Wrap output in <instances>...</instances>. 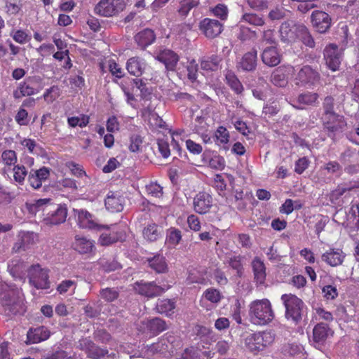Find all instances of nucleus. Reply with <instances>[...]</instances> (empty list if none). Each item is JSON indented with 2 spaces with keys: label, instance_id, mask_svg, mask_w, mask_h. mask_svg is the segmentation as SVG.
I'll return each instance as SVG.
<instances>
[{
  "label": "nucleus",
  "instance_id": "40",
  "mask_svg": "<svg viewBox=\"0 0 359 359\" xmlns=\"http://www.w3.org/2000/svg\"><path fill=\"white\" fill-rule=\"evenodd\" d=\"M100 297L107 302H112L119 297V290L117 287H106L100 291Z\"/></svg>",
  "mask_w": 359,
  "mask_h": 359
},
{
  "label": "nucleus",
  "instance_id": "23",
  "mask_svg": "<svg viewBox=\"0 0 359 359\" xmlns=\"http://www.w3.org/2000/svg\"><path fill=\"white\" fill-rule=\"evenodd\" d=\"M156 58L165 65L168 71H175L180 60L179 55L170 49L161 50Z\"/></svg>",
  "mask_w": 359,
  "mask_h": 359
},
{
  "label": "nucleus",
  "instance_id": "34",
  "mask_svg": "<svg viewBox=\"0 0 359 359\" xmlns=\"http://www.w3.org/2000/svg\"><path fill=\"white\" fill-rule=\"evenodd\" d=\"M149 266L158 273H165L168 271V264L163 255H157L148 259Z\"/></svg>",
  "mask_w": 359,
  "mask_h": 359
},
{
  "label": "nucleus",
  "instance_id": "48",
  "mask_svg": "<svg viewBox=\"0 0 359 359\" xmlns=\"http://www.w3.org/2000/svg\"><path fill=\"white\" fill-rule=\"evenodd\" d=\"M60 95V90L58 86H53L46 89L43 93V99L47 103H53Z\"/></svg>",
  "mask_w": 359,
  "mask_h": 359
},
{
  "label": "nucleus",
  "instance_id": "37",
  "mask_svg": "<svg viewBox=\"0 0 359 359\" xmlns=\"http://www.w3.org/2000/svg\"><path fill=\"white\" fill-rule=\"evenodd\" d=\"M1 161L4 165V169L11 170L17 164V154L14 150L6 149L1 154Z\"/></svg>",
  "mask_w": 359,
  "mask_h": 359
},
{
  "label": "nucleus",
  "instance_id": "55",
  "mask_svg": "<svg viewBox=\"0 0 359 359\" xmlns=\"http://www.w3.org/2000/svg\"><path fill=\"white\" fill-rule=\"evenodd\" d=\"M50 332L44 327H40L34 330V338L32 339L33 343H38L45 341L49 338Z\"/></svg>",
  "mask_w": 359,
  "mask_h": 359
},
{
  "label": "nucleus",
  "instance_id": "4",
  "mask_svg": "<svg viewBox=\"0 0 359 359\" xmlns=\"http://www.w3.org/2000/svg\"><path fill=\"white\" fill-rule=\"evenodd\" d=\"M289 69L294 72V81L297 86L311 88L320 82V74L318 69L309 65L297 69L291 66Z\"/></svg>",
  "mask_w": 359,
  "mask_h": 359
},
{
  "label": "nucleus",
  "instance_id": "43",
  "mask_svg": "<svg viewBox=\"0 0 359 359\" xmlns=\"http://www.w3.org/2000/svg\"><path fill=\"white\" fill-rule=\"evenodd\" d=\"M11 169L13 171L15 182L19 184H23L25 177L28 174L27 168L23 165L17 164Z\"/></svg>",
  "mask_w": 359,
  "mask_h": 359
},
{
  "label": "nucleus",
  "instance_id": "12",
  "mask_svg": "<svg viewBox=\"0 0 359 359\" xmlns=\"http://www.w3.org/2000/svg\"><path fill=\"white\" fill-rule=\"evenodd\" d=\"M198 29L206 38L212 39L222 33L224 25L217 20L205 18L199 22Z\"/></svg>",
  "mask_w": 359,
  "mask_h": 359
},
{
  "label": "nucleus",
  "instance_id": "54",
  "mask_svg": "<svg viewBox=\"0 0 359 359\" xmlns=\"http://www.w3.org/2000/svg\"><path fill=\"white\" fill-rule=\"evenodd\" d=\"M243 257L241 255H234L228 260L229 265L232 269L235 270L238 274H241L243 270Z\"/></svg>",
  "mask_w": 359,
  "mask_h": 359
},
{
  "label": "nucleus",
  "instance_id": "63",
  "mask_svg": "<svg viewBox=\"0 0 359 359\" xmlns=\"http://www.w3.org/2000/svg\"><path fill=\"white\" fill-rule=\"evenodd\" d=\"M109 69L111 74L118 79H121L124 76L123 69L115 61H109Z\"/></svg>",
  "mask_w": 359,
  "mask_h": 359
},
{
  "label": "nucleus",
  "instance_id": "16",
  "mask_svg": "<svg viewBox=\"0 0 359 359\" xmlns=\"http://www.w3.org/2000/svg\"><path fill=\"white\" fill-rule=\"evenodd\" d=\"M311 20L313 27L319 33H325L331 26V18L330 15L322 11H313Z\"/></svg>",
  "mask_w": 359,
  "mask_h": 359
},
{
  "label": "nucleus",
  "instance_id": "17",
  "mask_svg": "<svg viewBox=\"0 0 359 359\" xmlns=\"http://www.w3.org/2000/svg\"><path fill=\"white\" fill-rule=\"evenodd\" d=\"M346 253L342 249L336 248H330L323 253L321 256L322 261L332 267H337L341 265L346 258Z\"/></svg>",
  "mask_w": 359,
  "mask_h": 359
},
{
  "label": "nucleus",
  "instance_id": "60",
  "mask_svg": "<svg viewBox=\"0 0 359 359\" xmlns=\"http://www.w3.org/2000/svg\"><path fill=\"white\" fill-rule=\"evenodd\" d=\"M2 305L4 307L5 311H8V314L16 315L19 312L17 307L20 306V304L15 302H11V300L8 301L5 296L2 299Z\"/></svg>",
  "mask_w": 359,
  "mask_h": 359
},
{
  "label": "nucleus",
  "instance_id": "52",
  "mask_svg": "<svg viewBox=\"0 0 359 359\" xmlns=\"http://www.w3.org/2000/svg\"><path fill=\"white\" fill-rule=\"evenodd\" d=\"M241 20L254 26H262L264 24V19L256 13H244Z\"/></svg>",
  "mask_w": 359,
  "mask_h": 359
},
{
  "label": "nucleus",
  "instance_id": "24",
  "mask_svg": "<svg viewBox=\"0 0 359 359\" xmlns=\"http://www.w3.org/2000/svg\"><path fill=\"white\" fill-rule=\"evenodd\" d=\"M126 67L130 74L139 77L146 72L148 65L144 58L135 56L128 60Z\"/></svg>",
  "mask_w": 359,
  "mask_h": 359
},
{
  "label": "nucleus",
  "instance_id": "53",
  "mask_svg": "<svg viewBox=\"0 0 359 359\" xmlns=\"http://www.w3.org/2000/svg\"><path fill=\"white\" fill-rule=\"evenodd\" d=\"M147 195L155 198H160L163 196V187L156 182H150L145 187Z\"/></svg>",
  "mask_w": 359,
  "mask_h": 359
},
{
  "label": "nucleus",
  "instance_id": "5",
  "mask_svg": "<svg viewBox=\"0 0 359 359\" xmlns=\"http://www.w3.org/2000/svg\"><path fill=\"white\" fill-rule=\"evenodd\" d=\"M281 300L285 308V318L294 324H298L302 318L304 306L303 301L292 294H283Z\"/></svg>",
  "mask_w": 359,
  "mask_h": 359
},
{
  "label": "nucleus",
  "instance_id": "21",
  "mask_svg": "<svg viewBox=\"0 0 359 359\" xmlns=\"http://www.w3.org/2000/svg\"><path fill=\"white\" fill-rule=\"evenodd\" d=\"M282 55L277 46H269L263 49L261 54L262 62L268 67H273L280 63Z\"/></svg>",
  "mask_w": 359,
  "mask_h": 359
},
{
  "label": "nucleus",
  "instance_id": "28",
  "mask_svg": "<svg viewBox=\"0 0 359 359\" xmlns=\"http://www.w3.org/2000/svg\"><path fill=\"white\" fill-rule=\"evenodd\" d=\"M333 332L327 324L319 323L313 329V341L318 345H323Z\"/></svg>",
  "mask_w": 359,
  "mask_h": 359
},
{
  "label": "nucleus",
  "instance_id": "39",
  "mask_svg": "<svg viewBox=\"0 0 359 359\" xmlns=\"http://www.w3.org/2000/svg\"><path fill=\"white\" fill-rule=\"evenodd\" d=\"M90 116L87 114H81L79 116H71L67 118V124L71 128H84L88 125Z\"/></svg>",
  "mask_w": 359,
  "mask_h": 359
},
{
  "label": "nucleus",
  "instance_id": "49",
  "mask_svg": "<svg viewBox=\"0 0 359 359\" xmlns=\"http://www.w3.org/2000/svg\"><path fill=\"white\" fill-rule=\"evenodd\" d=\"M22 10L20 0H7L6 3V12L10 15H16Z\"/></svg>",
  "mask_w": 359,
  "mask_h": 359
},
{
  "label": "nucleus",
  "instance_id": "58",
  "mask_svg": "<svg viewBox=\"0 0 359 359\" xmlns=\"http://www.w3.org/2000/svg\"><path fill=\"white\" fill-rule=\"evenodd\" d=\"M212 14L219 18L221 20H225L228 17V8L227 6L223 4H219L215 7L211 8Z\"/></svg>",
  "mask_w": 359,
  "mask_h": 359
},
{
  "label": "nucleus",
  "instance_id": "47",
  "mask_svg": "<svg viewBox=\"0 0 359 359\" xmlns=\"http://www.w3.org/2000/svg\"><path fill=\"white\" fill-rule=\"evenodd\" d=\"M203 297L213 304L219 302L222 297L221 292L218 290L213 287L207 289L203 292Z\"/></svg>",
  "mask_w": 359,
  "mask_h": 359
},
{
  "label": "nucleus",
  "instance_id": "25",
  "mask_svg": "<svg viewBox=\"0 0 359 359\" xmlns=\"http://www.w3.org/2000/svg\"><path fill=\"white\" fill-rule=\"evenodd\" d=\"M257 65V51L252 48L243 55L237 67L245 72H253L256 69Z\"/></svg>",
  "mask_w": 359,
  "mask_h": 359
},
{
  "label": "nucleus",
  "instance_id": "31",
  "mask_svg": "<svg viewBox=\"0 0 359 359\" xmlns=\"http://www.w3.org/2000/svg\"><path fill=\"white\" fill-rule=\"evenodd\" d=\"M352 189L346 184H340L337 188L332 190L329 194L328 198L330 203L335 207H341L344 203L343 196Z\"/></svg>",
  "mask_w": 359,
  "mask_h": 359
},
{
  "label": "nucleus",
  "instance_id": "33",
  "mask_svg": "<svg viewBox=\"0 0 359 359\" xmlns=\"http://www.w3.org/2000/svg\"><path fill=\"white\" fill-rule=\"evenodd\" d=\"M72 248L81 254L90 252L93 248V243L85 237L76 236L75 241L72 244Z\"/></svg>",
  "mask_w": 359,
  "mask_h": 359
},
{
  "label": "nucleus",
  "instance_id": "64",
  "mask_svg": "<svg viewBox=\"0 0 359 359\" xmlns=\"http://www.w3.org/2000/svg\"><path fill=\"white\" fill-rule=\"evenodd\" d=\"M15 120L20 126H27L29 123L28 112L26 109L20 108L15 115Z\"/></svg>",
  "mask_w": 359,
  "mask_h": 359
},
{
  "label": "nucleus",
  "instance_id": "22",
  "mask_svg": "<svg viewBox=\"0 0 359 359\" xmlns=\"http://www.w3.org/2000/svg\"><path fill=\"white\" fill-rule=\"evenodd\" d=\"M135 289L140 294L147 297L161 295L165 291L163 288L157 285L154 282L144 283L142 280L135 283Z\"/></svg>",
  "mask_w": 359,
  "mask_h": 359
},
{
  "label": "nucleus",
  "instance_id": "30",
  "mask_svg": "<svg viewBox=\"0 0 359 359\" xmlns=\"http://www.w3.org/2000/svg\"><path fill=\"white\" fill-rule=\"evenodd\" d=\"M134 39L138 47L144 50L155 41L156 34L152 29L147 28L137 33Z\"/></svg>",
  "mask_w": 359,
  "mask_h": 359
},
{
  "label": "nucleus",
  "instance_id": "42",
  "mask_svg": "<svg viewBox=\"0 0 359 359\" xmlns=\"http://www.w3.org/2000/svg\"><path fill=\"white\" fill-rule=\"evenodd\" d=\"M182 232L180 229L175 227H170L168 229L166 241L168 244L174 246L178 245L182 240Z\"/></svg>",
  "mask_w": 359,
  "mask_h": 359
},
{
  "label": "nucleus",
  "instance_id": "10",
  "mask_svg": "<svg viewBox=\"0 0 359 359\" xmlns=\"http://www.w3.org/2000/svg\"><path fill=\"white\" fill-rule=\"evenodd\" d=\"M343 53L338 46L334 43L328 44L323 50V57L325 65L332 72L339 69L342 60Z\"/></svg>",
  "mask_w": 359,
  "mask_h": 359
},
{
  "label": "nucleus",
  "instance_id": "44",
  "mask_svg": "<svg viewBox=\"0 0 359 359\" xmlns=\"http://www.w3.org/2000/svg\"><path fill=\"white\" fill-rule=\"evenodd\" d=\"M271 81L275 86L279 87H283L287 84V77L283 69L278 68L273 72Z\"/></svg>",
  "mask_w": 359,
  "mask_h": 359
},
{
  "label": "nucleus",
  "instance_id": "27",
  "mask_svg": "<svg viewBox=\"0 0 359 359\" xmlns=\"http://www.w3.org/2000/svg\"><path fill=\"white\" fill-rule=\"evenodd\" d=\"M123 204L124 198L118 192L109 191L104 200L106 208L111 212L122 211Z\"/></svg>",
  "mask_w": 359,
  "mask_h": 359
},
{
  "label": "nucleus",
  "instance_id": "9",
  "mask_svg": "<svg viewBox=\"0 0 359 359\" xmlns=\"http://www.w3.org/2000/svg\"><path fill=\"white\" fill-rule=\"evenodd\" d=\"M123 8L121 0H100L95 7V13L103 17H112L122 11Z\"/></svg>",
  "mask_w": 359,
  "mask_h": 359
},
{
  "label": "nucleus",
  "instance_id": "11",
  "mask_svg": "<svg viewBox=\"0 0 359 359\" xmlns=\"http://www.w3.org/2000/svg\"><path fill=\"white\" fill-rule=\"evenodd\" d=\"M74 212L76 217V224L81 229L101 231L105 228L104 225L99 224L94 215L86 210L74 209Z\"/></svg>",
  "mask_w": 359,
  "mask_h": 359
},
{
  "label": "nucleus",
  "instance_id": "51",
  "mask_svg": "<svg viewBox=\"0 0 359 359\" xmlns=\"http://www.w3.org/2000/svg\"><path fill=\"white\" fill-rule=\"evenodd\" d=\"M212 187L217 190L219 195L223 196L226 189V182L222 174H216L213 178Z\"/></svg>",
  "mask_w": 359,
  "mask_h": 359
},
{
  "label": "nucleus",
  "instance_id": "56",
  "mask_svg": "<svg viewBox=\"0 0 359 359\" xmlns=\"http://www.w3.org/2000/svg\"><path fill=\"white\" fill-rule=\"evenodd\" d=\"M198 4V0H182L178 12L181 15H187L191 9L197 6Z\"/></svg>",
  "mask_w": 359,
  "mask_h": 359
},
{
  "label": "nucleus",
  "instance_id": "1",
  "mask_svg": "<svg viewBox=\"0 0 359 359\" xmlns=\"http://www.w3.org/2000/svg\"><path fill=\"white\" fill-rule=\"evenodd\" d=\"M50 198H40L32 205L31 210L47 212L44 221L47 224L57 225L65 222L67 209L65 205H53Z\"/></svg>",
  "mask_w": 359,
  "mask_h": 359
},
{
  "label": "nucleus",
  "instance_id": "46",
  "mask_svg": "<svg viewBox=\"0 0 359 359\" xmlns=\"http://www.w3.org/2000/svg\"><path fill=\"white\" fill-rule=\"evenodd\" d=\"M216 144L218 145L226 144L229 141V133L224 126H219L215 133Z\"/></svg>",
  "mask_w": 359,
  "mask_h": 359
},
{
  "label": "nucleus",
  "instance_id": "61",
  "mask_svg": "<svg viewBox=\"0 0 359 359\" xmlns=\"http://www.w3.org/2000/svg\"><path fill=\"white\" fill-rule=\"evenodd\" d=\"M177 359H199V351L193 346L187 348L181 356Z\"/></svg>",
  "mask_w": 359,
  "mask_h": 359
},
{
  "label": "nucleus",
  "instance_id": "19",
  "mask_svg": "<svg viewBox=\"0 0 359 359\" xmlns=\"http://www.w3.org/2000/svg\"><path fill=\"white\" fill-rule=\"evenodd\" d=\"M18 237V240L13 247V250L15 252L27 250L34 245L38 240L37 234L29 231H20Z\"/></svg>",
  "mask_w": 359,
  "mask_h": 359
},
{
  "label": "nucleus",
  "instance_id": "41",
  "mask_svg": "<svg viewBox=\"0 0 359 359\" xmlns=\"http://www.w3.org/2000/svg\"><path fill=\"white\" fill-rule=\"evenodd\" d=\"M226 79L227 84L236 94H241L243 91L241 82L233 73H228L226 75Z\"/></svg>",
  "mask_w": 359,
  "mask_h": 359
},
{
  "label": "nucleus",
  "instance_id": "62",
  "mask_svg": "<svg viewBox=\"0 0 359 359\" xmlns=\"http://www.w3.org/2000/svg\"><path fill=\"white\" fill-rule=\"evenodd\" d=\"M209 165L213 169L222 170L225 167V160L219 155L215 156L210 160Z\"/></svg>",
  "mask_w": 359,
  "mask_h": 359
},
{
  "label": "nucleus",
  "instance_id": "2",
  "mask_svg": "<svg viewBox=\"0 0 359 359\" xmlns=\"http://www.w3.org/2000/svg\"><path fill=\"white\" fill-rule=\"evenodd\" d=\"M250 322L256 325H266L273 320L275 313L268 299H256L249 305Z\"/></svg>",
  "mask_w": 359,
  "mask_h": 359
},
{
  "label": "nucleus",
  "instance_id": "3",
  "mask_svg": "<svg viewBox=\"0 0 359 359\" xmlns=\"http://www.w3.org/2000/svg\"><path fill=\"white\" fill-rule=\"evenodd\" d=\"M274 339L275 334L271 331L258 332L248 335L245 339V345L250 352L257 355L271 345Z\"/></svg>",
  "mask_w": 359,
  "mask_h": 359
},
{
  "label": "nucleus",
  "instance_id": "38",
  "mask_svg": "<svg viewBox=\"0 0 359 359\" xmlns=\"http://www.w3.org/2000/svg\"><path fill=\"white\" fill-rule=\"evenodd\" d=\"M298 39H299L305 46L309 48L315 47V41L308 28L303 24H301L299 30Z\"/></svg>",
  "mask_w": 359,
  "mask_h": 359
},
{
  "label": "nucleus",
  "instance_id": "35",
  "mask_svg": "<svg viewBox=\"0 0 359 359\" xmlns=\"http://www.w3.org/2000/svg\"><path fill=\"white\" fill-rule=\"evenodd\" d=\"M175 308V302L168 299H158L156 302V309L157 312L161 314H165L167 316L173 313Z\"/></svg>",
  "mask_w": 359,
  "mask_h": 359
},
{
  "label": "nucleus",
  "instance_id": "15",
  "mask_svg": "<svg viewBox=\"0 0 359 359\" xmlns=\"http://www.w3.org/2000/svg\"><path fill=\"white\" fill-rule=\"evenodd\" d=\"M301 24H296L293 21H287L280 27V39L285 43H293L298 39L299 30Z\"/></svg>",
  "mask_w": 359,
  "mask_h": 359
},
{
  "label": "nucleus",
  "instance_id": "20",
  "mask_svg": "<svg viewBox=\"0 0 359 359\" xmlns=\"http://www.w3.org/2000/svg\"><path fill=\"white\" fill-rule=\"evenodd\" d=\"M50 169L43 166L38 170H31L28 175V183L34 189L41 187L43 182L50 176Z\"/></svg>",
  "mask_w": 359,
  "mask_h": 359
},
{
  "label": "nucleus",
  "instance_id": "36",
  "mask_svg": "<svg viewBox=\"0 0 359 359\" xmlns=\"http://www.w3.org/2000/svg\"><path fill=\"white\" fill-rule=\"evenodd\" d=\"M222 58L217 55H212L201 62V67L205 71L215 72L219 69Z\"/></svg>",
  "mask_w": 359,
  "mask_h": 359
},
{
  "label": "nucleus",
  "instance_id": "32",
  "mask_svg": "<svg viewBox=\"0 0 359 359\" xmlns=\"http://www.w3.org/2000/svg\"><path fill=\"white\" fill-rule=\"evenodd\" d=\"M144 325L147 331L154 336H156L168 329L166 322L160 318L149 319Z\"/></svg>",
  "mask_w": 359,
  "mask_h": 359
},
{
  "label": "nucleus",
  "instance_id": "8",
  "mask_svg": "<svg viewBox=\"0 0 359 359\" xmlns=\"http://www.w3.org/2000/svg\"><path fill=\"white\" fill-rule=\"evenodd\" d=\"M29 283L36 289L49 288L48 270L39 264L32 265L28 270Z\"/></svg>",
  "mask_w": 359,
  "mask_h": 359
},
{
  "label": "nucleus",
  "instance_id": "29",
  "mask_svg": "<svg viewBox=\"0 0 359 359\" xmlns=\"http://www.w3.org/2000/svg\"><path fill=\"white\" fill-rule=\"evenodd\" d=\"M252 268L254 280L257 285L265 284L266 273L264 262L258 257H255L252 262Z\"/></svg>",
  "mask_w": 359,
  "mask_h": 359
},
{
  "label": "nucleus",
  "instance_id": "7",
  "mask_svg": "<svg viewBox=\"0 0 359 359\" xmlns=\"http://www.w3.org/2000/svg\"><path fill=\"white\" fill-rule=\"evenodd\" d=\"M321 121L327 136L332 140H334L337 135L342 133L347 126L344 116L337 113L322 116Z\"/></svg>",
  "mask_w": 359,
  "mask_h": 359
},
{
  "label": "nucleus",
  "instance_id": "45",
  "mask_svg": "<svg viewBox=\"0 0 359 359\" xmlns=\"http://www.w3.org/2000/svg\"><path fill=\"white\" fill-rule=\"evenodd\" d=\"M319 95L316 93L306 92L300 94L297 97L299 104L313 105L318 100Z\"/></svg>",
  "mask_w": 359,
  "mask_h": 359
},
{
  "label": "nucleus",
  "instance_id": "13",
  "mask_svg": "<svg viewBox=\"0 0 359 359\" xmlns=\"http://www.w3.org/2000/svg\"><path fill=\"white\" fill-rule=\"evenodd\" d=\"M102 229L109 230V233H102L99 238V243L102 246H107L118 241H123L126 238V233L116 224L111 226L104 225Z\"/></svg>",
  "mask_w": 359,
  "mask_h": 359
},
{
  "label": "nucleus",
  "instance_id": "18",
  "mask_svg": "<svg viewBox=\"0 0 359 359\" xmlns=\"http://www.w3.org/2000/svg\"><path fill=\"white\" fill-rule=\"evenodd\" d=\"M78 347L86 351L88 355L93 359H99L108 353L107 349L100 348L88 338L81 339L79 341Z\"/></svg>",
  "mask_w": 359,
  "mask_h": 359
},
{
  "label": "nucleus",
  "instance_id": "50",
  "mask_svg": "<svg viewBox=\"0 0 359 359\" xmlns=\"http://www.w3.org/2000/svg\"><path fill=\"white\" fill-rule=\"evenodd\" d=\"M10 35L15 42L20 44H25L31 39V37L22 29H13Z\"/></svg>",
  "mask_w": 359,
  "mask_h": 359
},
{
  "label": "nucleus",
  "instance_id": "14",
  "mask_svg": "<svg viewBox=\"0 0 359 359\" xmlns=\"http://www.w3.org/2000/svg\"><path fill=\"white\" fill-rule=\"evenodd\" d=\"M213 206V198L210 194L206 191H199L193 199V208L194 211L200 215H205L210 211Z\"/></svg>",
  "mask_w": 359,
  "mask_h": 359
},
{
  "label": "nucleus",
  "instance_id": "59",
  "mask_svg": "<svg viewBox=\"0 0 359 359\" xmlns=\"http://www.w3.org/2000/svg\"><path fill=\"white\" fill-rule=\"evenodd\" d=\"M279 111V104L276 101H273L271 102L267 103L266 105L264 106L262 112L266 116L271 117L276 115Z\"/></svg>",
  "mask_w": 359,
  "mask_h": 359
},
{
  "label": "nucleus",
  "instance_id": "26",
  "mask_svg": "<svg viewBox=\"0 0 359 359\" xmlns=\"http://www.w3.org/2000/svg\"><path fill=\"white\" fill-rule=\"evenodd\" d=\"M163 233V227L154 222L147 224L142 229L143 238L149 243L157 241L162 238Z\"/></svg>",
  "mask_w": 359,
  "mask_h": 359
},
{
  "label": "nucleus",
  "instance_id": "57",
  "mask_svg": "<svg viewBox=\"0 0 359 359\" xmlns=\"http://www.w3.org/2000/svg\"><path fill=\"white\" fill-rule=\"evenodd\" d=\"M334 99L332 96L325 97L323 102V114L322 116L337 114L334 110Z\"/></svg>",
  "mask_w": 359,
  "mask_h": 359
},
{
  "label": "nucleus",
  "instance_id": "6",
  "mask_svg": "<svg viewBox=\"0 0 359 359\" xmlns=\"http://www.w3.org/2000/svg\"><path fill=\"white\" fill-rule=\"evenodd\" d=\"M43 88L42 80L38 76H27L18 85L13 91V97L20 99L38 93Z\"/></svg>",
  "mask_w": 359,
  "mask_h": 359
}]
</instances>
